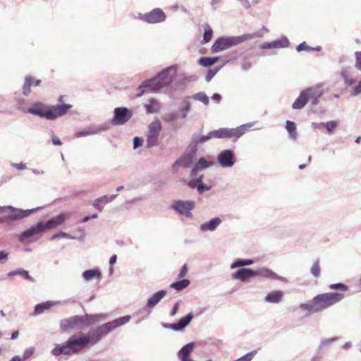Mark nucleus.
Masks as SVG:
<instances>
[{
	"label": "nucleus",
	"instance_id": "f257e3e1",
	"mask_svg": "<svg viewBox=\"0 0 361 361\" xmlns=\"http://www.w3.org/2000/svg\"><path fill=\"white\" fill-rule=\"evenodd\" d=\"M130 315L123 316L90 329L87 333L79 331L72 334L66 341L55 344L51 350L52 355L72 356L85 350L88 346L98 343L104 336L130 322Z\"/></svg>",
	"mask_w": 361,
	"mask_h": 361
},
{
	"label": "nucleus",
	"instance_id": "f03ea898",
	"mask_svg": "<svg viewBox=\"0 0 361 361\" xmlns=\"http://www.w3.org/2000/svg\"><path fill=\"white\" fill-rule=\"evenodd\" d=\"M16 108L23 114H28L48 121H56L58 118L65 116L73 107L69 104H57L49 105L42 102H35L27 106L26 99L22 97H14Z\"/></svg>",
	"mask_w": 361,
	"mask_h": 361
},
{
	"label": "nucleus",
	"instance_id": "7ed1b4c3",
	"mask_svg": "<svg viewBox=\"0 0 361 361\" xmlns=\"http://www.w3.org/2000/svg\"><path fill=\"white\" fill-rule=\"evenodd\" d=\"M177 74V66L172 65L159 72L154 77L145 80L138 87L136 97H141L146 92L157 93L162 88L168 87L173 81Z\"/></svg>",
	"mask_w": 361,
	"mask_h": 361
},
{
	"label": "nucleus",
	"instance_id": "20e7f679",
	"mask_svg": "<svg viewBox=\"0 0 361 361\" xmlns=\"http://www.w3.org/2000/svg\"><path fill=\"white\" fill-rule=\"evenodd\" d=\"M66 219V215L61 213L47 221H39L35 224L24 230L17 237L20 243L31 242L39 239L45 232L61 225Z\"/></svg>",
	"mask_w": 361,
	"mask_h": 361
},
{
	"label": "nucleus",
	"instance_id": "39448f33",
	"mask_svg": "<svg viewBox=\"0 0 361 361\" xmlns=\"http://www.w3.org/2000/svg\"><path fill=\"white\" fill-rule=\"evenodd\" d=\"M252 126L251 123L243 124L235 128H221L217 130H212L205 135L194 134L191 138L190 145L197 148L199 144H203L212 138L218 139H231L233 142L237 141L242 137L246 131Z\"/></svg>",
	"mask_w": 361,
	"mask_h": 361
},
{
	"label": "nucleus",
	"instance_id": "423d86ee",
	"mask_svg": "<svg viewBox=\"0 0 361 361\" xmlns=\"http://www.w3.org/2000/svg\"><path fill=\"white\" fill-rule=\"evenodd\" d=\"M343 298L344 294L338 292L322 293L316 295L311 300L305 303H301L299 307L301 310L316 313L333 306Z\"/></svg>",
	"mask_w": 361,
	"mask_h": 361
},
{
	"label": "nucleus",
	"instance_id": "0eeeda50",
	"mask_svg": "<svg viewBox=\"0 0 361 361\" xmlns=\"http://www.w3.org/2000/svg\"><path fill=\"white\" fill-rule=\"evenodd\" d=\"M258 37V32L247 33L240 36H221L214 42L210 50L213 54L219 53Z\"/></svg>",
	"mask_w": 361,
	"mask_h": 361
},
{
	"label": "nucleus",
	"instance_id": "6e6552de",
	"mask_svg": "<svg viewBox=\"0 0 361 361\" xmlns=\"http://www.w3.org/2000/svg\"><path fill=\"white\" fill-rule=\"evenodd\" d=\"M6 209L10 210V213L6 216H5L4 221L6 223H10L11 221L20 220L30 216L35 212H37L39 209V207L29 209H23L14 207L13 206H0V214L4 212V210Z\"/></svg>",
	"mask_w": 361,
	"mask_h": 361
},
{
	"label": "nucleus",
	"instance_id": "1a4fd4ad",
	"mask_svg": "<svg viewBox=\"0 0 361 361\" xmlns=\"http://www.w3.org/2000/svg\"><path fill=\"white\" fill-rule=\"evenodd\" d=\"M161 123L159 120L157 119L149 123L148 131L147 133V140L145 147L150 149L155 147L159 143V137L161 131Z\"/></svg>",
	"mask_w": 361,
	"mask_h": 361
},
{
	"label": "nucleus",
	"instance_id": "9d476101",
	"mask_svg": "<svg viewBox=\"0 0 361 361\" xmlns=\"http://www.w3.org/2000/svg\"><path fill=\"white\" fill-rule=\"evenodd\" d=\"M216 162L222 169H231L237 162L235 153L232 149L221 150L216 156Z\"/></svg>",
	"mask_w": 361,
	"mask_h": 361
},
{
	"label": "nucleus",
	"instance_id": "9b49d317",
	"mask_svg": "<svg viewBox=\"0 0 361 361\" xmlns=\"http://www.w3.org/2000/svg\"><path fill=\"white\" fill-rule=\"evenodd\" d=\"M133 116L132 111L125 106L116 107L114 109V116L110 123L115 126L126 124Z\"/></svg>",
	"mask_w": 361,
	"mask_h": 361
},
{
	"label": "nucleus",
	"instance_id": "f8f14e48",
	"mask_svg": "<svg viewBox=\"0 0 361 361\" xmlns=\"http://www.w3.org/2000/svg\"><path fill=\"white\" fill-rule=\"evenodd\" d=\"M82 315H75L60 321L61 332H67L71 329H84Z\"/></svg>",
	"mask_w": 361,
	"mask_h": 361
},
{
	"label": "nucleus",
	"instance_id": "ddd939ff",
	"mask_svg": "<svg viewBox=\"0 0 361 361\" xmlns=\"http://www.w3.org/2000/svg\"><path fill=\"white\" fill-rule=\"evenodd\" d=\"M195 202L192 200H175L171 204L170 208L180 215H184L186 217H192V214L191 211L195 208Z\"/></svg>",
	"mask_w": 361,
	"mask_h": 361
},
{
	"label": "nucleus",
	"instance_id": "4468645a",
	"mask_svg": "<svg viewBox=\"0 0 361 361\" xmlns=\"http://www.w3.org/2000/svg\"><path fill=\"white\" fill-rule=\"evenodd\" d=\"M109 122H105L97 126H90L81 130L75 132V136L77 137H86L88 135H93L99 134L102 132H106L109 129Z\"/></svg>",
	"mask_w": 361,
	"mask_h": 361
},
{
	"label": "nucleus",
	"instance_id": "2eb2a0df",
	"mask_svg": "<svg viewBox=\"0 0 361 361\" xmlns=\"http://www.w3.org/2000/svg\"><path fill=\"white\" fill-rule=\"evenodd\" d=\"M204 175L201 174L195 178H191L187 183L191 189H196L199 194H203L212 189V185L203 183Z\"/></svg>",
	"mask_w": 361,
	"mask_h": 361
},
{
	"label": "nucleus",
	"instance_id": "dca6fc26",
	"mask_svg": "<svg viewBox=\"0 0 361 361\" xmlns=\"http://www.w3.org/2000/svg\"><path fill=\"white\" fill-rule=\"evenodd\" d=\"M255 271V276H262L265 279H273V280H279L281 281L286 282L287 280L286 278L279 276L277 274L274 272L271 269L265 267H262L259 268H257L256 269H254Z\"/></svg>",
	"mask_w": 361,
	"mask_h": 361
},
{
	"label": "nucleus",
	"instance_id": "f3484780",
	"mask_svg": "<svg viewBox=\"0 0 361 361\" xmlns=\"http://www.w3.org/2000/svg\"><path fill=\"white\" fill-rule=\"evenodd\" d=\"M254 269L248 267L239 268L235 272L231 274L233 279L238 280L241 282H246L250 279L255 277Z\"/></svg>",
	"mask_w": 361,
	"mask_h": 361
},
{
	"label": "nucleus",
	"instance_id": "a211bd4d",
	"mask_svg": "<svg viewBox=\"0 0 361 361\" xmlns=\"http://www.w3.org/2000/svg\"><path fill=\"white\" fill-rule=\"evenodd\" d=\"M147 23L149 24L159 23L165 21L166 16L162 9L156 8L147 13Z\"/></svg>",
	"mask_w": 361,
	"mask_h": 361
},
{
	"label": "nucleus",
	"instance_id": "6ab92c4d",
	"mask_svg": "<svg viewBox=\"0 0 361 361\" xmlns=\"http://www.w3.org/2000/svg\"><path fill=\"white\" fill-rule=\"evenodd\" d=\"M309 101L311 102L312 106H316L319 102V99L324 93V90L321 89L319 85L312 86L307 87Z\"/></svg>",
	"mask_w": 361,
	"mask_h": 361
},
{
	"label": "nucleus",
	"instance_id": "aec40b11",
	"mask_svg": "<svg viewBox=\"0 0 361 361\" xmlns=\"http://www.w3.org/2000/svg\"><path fill=\"white\" fill-rule=\"evenodd\" d=\"M222 220L220 217L215 216L200 225V231L202 233L214 232L221 224Z\"/></svg>",
	"mask_w": 361,
	"mask_h": 361
},
{
	"label": "nucleus",
	"instance_id": "412c9836",
	"mask_svg": "<svg viewBox=\"0 0 361 361\" xmlns=\"http://www.w3.org/2000/svg\"><path fill=\"white\" fill-rule=\"evenodd\" d=\"M41 82L42 80L39 79H36L31 75H26L22 87V94L25 97L29 96L31 93V87H37Z\"/></svg>",
	"mask_w": 361,
	"mask_h": 361
},
{
	"label": "nucleus",
	"instance_id": "4be33fe9",
	"mask_svg": "<svg viewBox=\"0 0 361 361\" xmlns=\"http://www.w3.org/2000/svg\"><path fill=\"white\" fill-rule=\"evenodd\" d=\"M117 196L118 194L111 195H105L94 200L92 204L96 210L101 212L103 211L104 206L106 204L111 202Z\"/></svg>",
	"mask_w": 361,
	"mask_h": 361
},
{
	"label": "nucleus",
	"instance_id": "5701e85b",
	"mask_svg": "<svg viewBox=\"0 0 361 361\" xmlns=\"http://www.w3.org/2000/svg\"><path fill=\"white\" fill-rule=\"evenodd\" d=\"M59 301L47 300L41 303L37 304L34 307V311L31 314L32 316H37L42 314L47 310H50L53 306L59 304Z\"/></svg>",
	"mask_w": 361,
	"mask_h": 361
},
{
	"label": "nucleus",
	"instance_id": "b1692460",
	"mask_svg": "<svg viewBox=\"0 0 361 361\" xmlns=\"http://www.w3.org/2000/svg\"><path fill=\"white\" fill-rule=\"evenodd\" d=\"M309 102L307 88L302 90L298 97L292 104L293 109L300 110L303 109Z\"/></svg>",
	"mask_w": 361,
	"mask_h": 361
},
{
	"label": "nucleus",
	"instance_id": "393cba45",
	"mask_svg": "<svg viewBox=\"0 0 361 361\" xmlns=\"http://www.w3.org/2000/svg\"><path fill=\"white\" fill-rule=\"evenodd\" d=\"M197 152V148L193 147L188 154H183L177 159L181 166L188 168L192 166L193 159Z\"/></svg>",
	"mask_w": 361,
	"mask_h": 361
},
{
	"label": "nucleus",
	"instance_id": "a878e982",
	"mask_svg": "<svg viewBox=\"0 0 361 361\" xmlns=\"http://www.w3.org/2000/svg\"><path fill=\"white\" fill-rule=\"evenodd\" d=\"M167 294L165 290H160L154 293L151 297L147 299V307L153 309Z\"/></svg>",
	"mask_w": 361,
	"mask_h": 361
},
{
	"label": "nucleus",
	"instance_id": "bb28decb",
	"mask_svg": "<svg viewBox=\"0 0 361 361\" xmlns=\"http://www.w3.org/2000/svg\"><path fill=\"white\" fill-rule=\"evenodd\" d=\"M283 292L280 290H273L264 297V302L272 304H279L282 301Z\"/></svg>",
	"mask_w": 361,
	"mask_h": 361
},
{
	"label": "nucleus",
	"instance_id": "cd10ccee",
	"mask_svg": "<svg viewBox=\"0 0 361 361\" xmlns=\"http://www.w3.org/2000/svg\"><path fill=\"white\" fill-rule=\"evenodd\" d=\"M192 312H189L184 317H182L176 323H174L176 331H182L187 327L193 319Z\"/></svg>",
	"mask_w": 361,
	"mask_h": 361
},
{
	"label": "nucleus",
	"instance_id": "c85d7f7f",
	"mask_svg": "<svg viewBox=\"0 0 361 361\" xmlns=\"http://www.w3.org/2000/svg\"><path fill=\"white\" fill-rule=\"evenodd\" d=\"M102 276V271L99 268L87 269L82 274V276L85 281H90L94 279H99Z\"/></svg>",
	"mask_w": 361,
	"mask_h": 361
},
{
	"label": "nucleus",
	"instance_id": "c756f323",
	"mask_svg": "<svg viewBox=\"0 0 361 361\" xmlns=\"http://www.w3.org/2000/svg\"><path fill=\"white\" fill-rule=\"evenodd\" d=\"M17 275L21 276L28 281L32 283L35 281V279L30 275L29 271L22 268L11 271L8 273V276H14Z\"/></svg>",
	"mask_w": 361,
	"mask_h": 361
},
{
	"label": "nucleus",
	"instance_id": "7c9ffc66",
	"mask_svg": "<svg viewBox=\"0 0 361 361\" xmlns=\"http://www.w3.org/2000/svg\"><path fill=\"white\" fill-rule=\"evenodd\" d=\"M253 264L254 260L252 259L238 258L231 263L230 268L231 269H235L236 268H243L246 266H250Z\"/></svg>",
	"mask_w": 361,
	"mask_h": 361
},
{
	"label": "nucleus",
	"instance_id": "2f4dec72",
	"mask_svg": "<svg viewBox=\"0 0 361 361\" xmlns=\"http://www.w3.org/2000/svg\"><path fill=\"white\" fill-rule=\"evenodd\" d=\"M147 114H152L159 111V105L157 100L152 98L149 100L148 103L145 105Z\"/></svg>",
	"mask_w": 361,
	"mask_h": 361
},
{
	"label": "nucleus",
	"instance_id": "473e14b6",
	"mask_svg": "<svg viewBox=\"0 0 361 361\" xmlns=\"http://www.w3.org/2000/svg\"><path fill=\"white\" fill-rule=\"evenodd\" d=\"M190 281L189 279H185L171 283L170 284V287L177 291H180L186 288L190 285Z\"/></svg>",
	"mask_w": 361,
	"mask_h": 361
},
{
	"label": "nucleus",
	"instance_id": "72a5a7b5",
	"mask_svg": "<svg viewBox=\"0 0 361 361\" xmlns=\"http://www.w3.org/2000/svg\"><path fill=\"white\" fill-rule=\"evenodd\" d=\"M219 59V56H202L199 59V64L204 67H210Z\"/></svg>",
	"mask_w": 361,
	"mask_h": 361
},
{
	"label": "nucleus",
	"instance_id": "f704fd0d",
	"mask_svg": "<svg viewBox=\"0 0 361 361\" xmlns=\"http://www.w3.org/2000/svg\"><path fill=\"white\" fill-rule=\"evenodd\" d=\"M338 340V337L335 336L331 338H323L321 341L319 347L317 349V354L322 355L324 349L328 348L333 343Z\"/></svg>",
	"mask_w": 361,
	"mask_h": 361
},
{
	"label": "nucleus",
	"instance_id": "c9c22d12",
	"mask_svg": "<svg viewBox=\"0 0 361 361\" xmlns=\"http://www.w3.org/2000/svg\"><path fill=\"white\" fill-rule=\"evenodd\" d=\"M285 128L288 133L290 138L295 140L297 138V129L295 123L293 121L288 120L286 122Z\"/></svg>",
	"mask_w": 361,
	"mask_h": 361
},
{
	"label": "nucleus",
	"instance_id": "e433bc0d",
	"mask_svg": "<svg viewBox=\"0 0 361 361\" xmlns=\"http://www.w3.org/2000/svg\"><path fill=\"white\" fill-rule=\"evenodd\" d=\"M274 49L287 48L290 46V42L286 36L273 41Z\"/></svg>",
	"mask_w": 361,
	"mask_h": 361
},
{
	"label": "nucleus",
	"instance_id": "4c0bfd02",
	"mask_svg": "<svg viewBox=\"0 0 361 361\" xmlns=\"http://www.w3.org/2000/svg\"><path fill=\"white\" fill-rule=\"evenodd\" d=\"M213 30L211 26L208 24H205L204 25V31L203 34V39L201 42L202 44H205L209 42L213 37Z\"/></svg>",
	"mask_w": 361,
	"mask_h": 361
},
{
	"label": "nucleus",
	"instance_id": "58836bf2",
	"mask_svg": "<svg viewBox=\"0 0 361 361\" xmlns=\"http://www.w3.org/2000/svg\"><path fill=\"white\" fill-rule=\"evenodd\" d=\"M214 161H209L206 159L204 157H200L198 161L196 162L195 165L200 170H204L209 168L213 166Z\"/></svg>",
	"mask_w": 361,
	"mask_h": 361
},
{
	"label": "nucleus",
	"instance_id": "ea45409f",
	"mask_svg": "<svg viewBox=\"0 0 361 361\" xmlns=\"http://www.w3.org/2000/svg\"><path fill=\"white\" fill-rule=\"evenodd\" d=\"M190 98L193 99L196 101L202 102L204 105H207L209 102L208 96L203 92H200L195 94H192Z\"/></svg>",
	"mask_w": 361,
	"mask_h": 361
},
{
	"label": "nucleus",
	"instance_id": "a19ab883",
	"mask_svg": "<svg viewBox=\"0 0 361 361\" xmlns=\"http://www.w3.org/2000/svg\"><path fill=\"white\" fill-rule=\"evenodd\" d=\"M338 123L336 121H330L324 123V128L329 134L333 133L334 129L337 127Z\"/></svg>",
	"mask_w": 361,
	"mask_h": 361
},
{
	"label": "nucleus",
	"instance_id": "79ce46f5",
	"mask_svg": "<svg viewBox=\"0 0 361 361\" xmlns=\"http://www.w3.org/2000/svg\"><path fill=\"white\" fill-rule=\"evenodd\" d=\"M58 238H68V239H74L75 236H73V235H72L70 233H68L66 232L60 231L59 232L56 233L54 235H52L51 237L50 238V240H55V239H56Z\"/></svg>",
	"mask_w": 361,
	"mask_h": 361
},
{
	"label": "nucleus",
	"instance_id": "37998d69",
	"mask_svg": "<svg viewBox=\"0 0 361 361\" xmlns=\"http://www.w3.org/2000/svg\"><path fill=\"white\" fill-rule=\"evenodd\" d=\"M310 272L316 278H318L320 276L321 270H320L319 259H317V261H315L314 262L312 267H311Z\"/></svg>",
	"mask_w": 361,
	"mask_h": 361
},
{
	"label": "nucleus",
	"instance_id": "c03bdc74",
	"mask_svg": "<svg viewBox=\"0 0 361 361\" xmlns=\"http://www.w3.org/2000/svg\"><path fill=\"white\" fill-rule=\"evenodd\" d=\"M221 68V66H217L215 67L214 68L209 69L205 76L206 81L209 82L214 77V75L219 71Z\"/></svg>",
	"mask_w": 361,
	"mask_h": 361
},
{
	"label": "nucleus",
	"instance_id": "a18cd8bd",
	"mask_svg": "<svg viewBox=\"0 0 361 361\" xmlns=\"http://www.w3.org/2000/svg\"><path fill=\"white\" fill-rule=\"evenodd\" d=\"M191 110V104L190 102H186L185 105L179 109V111L181 114L182 118H185L187 117L188 114Z\"/></svg>",
	"mask_w": 361,
	"mask_h": 361
},
{
	"label": "nucleus",
	"instance_id": "49530a36",
	"mask_svg": "<svg viewBox=\"0 0 361 361\" xmlns=\"http://www.w3.org/2000/svg\"><path fill=\"white\" fill-rule=\"evenodd\" d=\"M329 288L335 290L347 291L348 290V286L343 283H331L329 285Z\"/></svg>",
	"mask_w": 361,
	"mask_h": 361
},
{
	"label": "nucleus",
	"instance_id": "de8ad7c7",
	"mask_svg": "<svg viewBox=\"0 0 361 361\" xmlns=\"http://www.w3.org/2000/svg\"><path fill=\"white\" fill-rule=\"evenodd\" d=\"M94 324L106 320L109 318L107 313H99L92 314Z\"/></svg>",
	"mask_w": 361,
	"mask_h": 361
},
{
	"label": "nucleus",
	"instance_id": "09e8293b",
	"mask_svg": "<svg viewBox=\"0 0 361 361\" xmlns=\"http://www.w3.org/2000/svg\"><path fill=\"white\" fill-rule=\"evenodd\" d=\"M82 317H83V323H84L85 329L94 324L92 314H85L82 315Z\"/></svg>",
	"mask_w": 361,
	"mask_h": 361
},
{
	"label": "nucleus",
	"instance_id": "8fccbe9b",
	"mask_svg": "<svg viewBox=\"0 0 361 361\" xmlns=\"http://www.w3.org/2000/svg\"><path fill=\"white\" fill-rule=\"evenodd\" d=\"M342 78L343 79L345 83L349 86L353 85L355 80V79L349 77L348 73L345 71H343L341 73Z\"/></svg>",
	"mask_w": 361,
	"mask_h": 361
},
{
	"label": "nucleus",
	"instance_id": "3c124183",
	"mask_svg": "<svg viewBox=\"0 0 361 361\" xmlns=\"http://www.w3.org/2000/svg\"><path fill=\"white\" fill-rule=\"evenodd\" d=\"M163 119L166 122H173L178 119V114L176 112H170L169 114H165L163 116Z\"/></svg>",
	"mask_w": 361,
	"mask_h": 361
},
{
	"label": "nucleus",
	"instance_id": "603ef678",
	"mask_svg": "<svg viewBox=\"0 0 361 361\" xmlns=\"http://www.w3.org/2000/svg\"><path fill=\"white\" fill-rule=\"evenodd\" d=\"M296 50L298 52H300L302 51H313V47H310L309 45L307 44L305 42H303L296 47Z\"/></svg>",
	"mask_w": 361,
	"mask_h": 361
},
{
	"label": "nucleus",
	"instance_id": "864d4df0",
	"mask_svg": "<svg viewBox=\"0 0 361 361\" xmlns=\"http://www.w3.org/2000/svg\"><path fill=\"white\" fill-rule=\"evenodd\" d=\"M152 312V309L150 307H147V305L146 304V305L140 309L137 312V314H142L143 315V318L144 317H147V316H149L150 314Z\"/></svg>",
	"mask_w": 361,
	"mask_h": 361
},
{
	"label": "nucleus",
	"instance_id": "5fc2aeb1",
	"mask_svg": "<svg viewBox=\"0 0 361 361\" xmlns=\"http://www.w3.org/2000/svg\"><path fill=\"white\" fill-rule=\"evenodd\" d=\"M355 67L361 71V53L360 51H355Z\"/></svg>",
	"mask_w": 361,
	"mask_h": 361
},
{
	"label": "nucleus",
	"instance_id": "6e6d98bb",
	"mask_svg": "<svg viewBox=\"0 0 361 361\" xmlns=\"http://www.w3.org/2000/svg\"><path fill=\"white\" fill-rule=\"evenodd\" d=\"M33 353H34V348H27V349L25 350L23 357H20V360H22V361H25L27 359H28L29 357H30Z\"/></svg>",
	"mask_w": 361,
	"mask_h": 361
},
{
	"label": "nucleus",
	"instance_id": "4d7b16f0",
	"mask_svg": "<svg viewBox=\"0 0 361 361\" xmlns=\"http://www.w3.org/2000/svg\"><path fill=\"white\" fill-rule=\"evenodd\" d=\"M8 257V252L3 250H0V264H4L7 262Z\"/></svg>",
	"mask_w": 361,
	"mask_h": 361
},
{
	"label": "nucleus",
	"instance_id": "13d9d810",
	"mask_svg": "<svg viewBox=\"0 0 361 361\" xmlns=\"http://www.w3.org/2000/svg\"><path fill=\"white\" fill-rule=\"evenodd\" d=\"M143 145V139L141 137H135L133 138V148L137 149Z\"/></svg>",
	"mask_w": 361,
	"mask_h": 361
},
{
	"label": "nucleus",
	"instance_id": "bf43d9fd",
	"mask_svg": "<svg viewBox=\"0 0 361 361\" xmlns=\"http://www.w3.org/2000/svg\"><path fill=\"white\" fill-rule=\"evenodd\" d=\"M51 134L52 144L56 146H61L62 145L61 140L55 135L53 131L51 132Z\"/></svg>",
	"mask_w": 361,
	"mask_h": 361
},
{
	"label": "nucleus",
	"instance_id": "052dcab7",
	"mask_svg": "<svg viewBox=\"0 0 361 361\" xmlns=\"http://www.w3.org/2000/svg\"><path fill=\"white\" fill-rule=\"evenodd\" d=\"M11 166L13 168H15V169H16L18 171H23V170L26 169V164L23 163V162L18 163V164H16V163H11Z\"/></svg>",
	"mask_w": 361,
	"mask_h": 361
},
{
	"label": "nucleus",
	"instance_id": "680f3d73",
	"mask_svg": "<svg viewBox=\"0 0 361 361\" xmlns=\"http://www.w3.org/2000/svg\"><path fill=\"white\" fill-rule=\"evenodd\" d=\"M360 94H361V80L359 82L358 85L353 88V92L351 93L353 96H357Z\"/></svg>",
	"mask_w": 361,
	"mask_h": 361
},
{
	"label": "nucleus",
	"instance_id": "e2e57ef3",
	"mask_svg": "<svg viewBox=\"0 0 361 361\" xmlns=\"http://www.w3.org/2000/svg\"><path fill=\"white\" fill-rule=\"evenodd\" d=\"M188 270V269L187 265L185 264H183L180 270L178 275V279H181V278L184 277L186 275Z\"/></svg>",
	"mask_w": 361,
	"mask_h": 361
},
{
	"label": "nucleus",
	"instance_id": "0e129e2a",
	"mask_svg": "<svg viewBox=\"0 0 361 361\" xmlns=\"http://www.w3.org/2000/svg\"><path fill=\"white\" fill-rule=\"evenodd\" d=\"M200 171L198 167H197V166L195 164L191 171H190V176L191 177V178H195L197 177H198L199 176H197V172Z\"/></svg>",
	"mask_w": 361,
	"mask_h": 361
},
{
	"label": "nucleus",
	"instance_id": "69168bd1",
	"mask_svg": "<svg viewBox=\"0 0 361 361\" xmlns=\"http://www.w3.org/2000/svg\"><path fill=\"white\" fill-rule=\"evenodd\" d=\"M179 304H180V301H178L174 304L173 307H172V309L170 312L171 317H173L177 314L178 309H179Z\"/></svg>",
	"mask_w": 361,
	"mask_h": 361
},
{
	"label": "nucleus",
	"instance_id": "338daca9",
	"mask_svg": "<svg viewBox=\"0 0 361 361\" xmlns=\"http://www.w3.org/2000/svg\"><path fill=\"white\" fill-rule=\"evenodd\" d=\"M259 48L262 49H274L273 41L269 42H264V43L260 44Z\"/></svg>",
	"mask_w": 361,
	"mask_h": 361
},
{
	"label": "nucleus",
	"instance_id": "774afa93",
	"mask_svg": "<svg viewBox=\"0 0 361 361\" xmlns=\"http://www.w3.org/2000/svg\"><path fill=\"white\" fill-rule=\"evenodd\" d=\"M161 326L164 329H171L174 331H176V328H175V324L174 323L173 324H170V323H165V322H162L161 324Z\"/></svg>",
	"mask_w": 361,
	"mask_h": 361
}]
</instances>
